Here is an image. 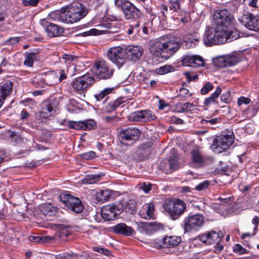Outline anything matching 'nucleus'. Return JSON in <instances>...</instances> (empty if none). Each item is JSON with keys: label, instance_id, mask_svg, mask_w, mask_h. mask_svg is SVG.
Instances as JSON below:
<instances>
[{"label": "nucleus", "instance_id": "1", "mask_svg": "<svg viewBox=\"0 0 259 259\" xmlns=\"http://www.w3.org/2000/svg\"><path fill=\"white\" fill-rule=\"evenodd\" d=\"M88 13V10L84 5L79 2H74L68 7V10L64 13L52 12L49 15L54 19H57L68 23H73L84 18Z\"/></svg>", "mask_w": 259, "mask_h": 259}, {"label": "nucleus", "instance_id": "2", "mask_svg": "<svg viewBox=\"0 0 259 259\" xmlns=\"http://www.w3.org/2000/svg\"><path fill=\"white\" fill-rule=\"evenodd\" d=\"M162 207L172 221L179 219L186 210V205L184 201L178 198L166 200Z\"/></svg>", "mask_w": 259, "mask_h": 259}, {"label": "nucleus", "instance_id": "3", "mask_svg": "<svg viewBox=\"0 0 259 259\" xmlns=\"http://www.w3.org/2000/svg\"><path fill=\"white\" fill-rule=\"evenodd\" d=\"M114 4L121 8L125 20L137 21L143 16L141 10L128 0H115Z\"/></svg>", "mask_w": 259, "mask_h": 259}, {"label": "nucleus", "instance_id": "4", "mask_svg": "<svg viewBox=\"0 0 259 259\" xmlns=\"http://www.w3.org/2000/svg\"><path fill=\"white\" fill-rule=\"evenodd\" d=\"M223 35V31L221 28L217 29L207 26L203 36V41L207 47L222 44L225 42V37Z\"/></svg>", "mask_w": 259, "mask_h": 259}, {"label": "nucleus", "instance_id": "5", "mask_svg": "<svg viewBox=\"0 0 259 259\" xmlns=\"http://www.w3.org/2000/svg\"><path fill=\"white\" fill-rule=\"evenodd\" d=\"M223 237V234L221 231L213 230L206 232L197 236L198 239L205 244H214L215 250L218 251H221L224 248L223 245L221 243Z\"/></svg>", "mask_w": 259, "mask_h": 259}, {"label": "nucleus", "instance_id": "6", "mask_svg": "<svg viewBox=\"0 0 259 259\" xmlns=\"http://www.w3.org/2000/svg\"><path fill=\"white\" fill-rule=\"evenodd\" d=\"M233 142L234 135L232 132H229V134H222L213 139L211 148L215 153H220L228 149Z\"/></svg>", "mask_w": 259, "mask_h": 259}, {"label": "nucleus", "instance_id": "7", "mask_svg": "<svg viewBox=\"0 0 259 259\" xmlns=\"http://www.w3.org/2000/svg\"><path fill=\"white\" fill-rule=\"evenodd\" d=\"M96 76L100 79H109L113 76L115 70L104 59L96 61L94 65Z\"/></svg>", "mask_w": 259, "mask_h": 259}, {"label": "nucleus", "instance_id": "8", "mask_svg": "<svg viewBox=\"0 0 259 259\" xmlns=\"http://www.w3.org/2000/svg\"><path fill=\"white\" fill-rule=\"evenodd\" d=\"M59 200L70 211L75 213H80L84 209L81 200L70 194L63 193L59 196Z\"/></svg>", "mask_w": 259, "mask_h": 259}, {"label": "nucleus", "instance_id": "9", "mask_svg": "<svg viewBox=\"0 0 259 259\" xmlns=\"http://www.w3.org/2000/svg\"><path fill=\"white\" fill-rule=\"evenodd\" d=\"M213 19L216 25L223 29L232 26L234 17L227 9H219L214 12Z\"/></svg>", "mask_w": 259, "mask_h": 259}, {"label": "nucleus", "instance_id": "10", "mask_svg": "<svg viewBox=\"0 0 259 259\" xmlns=\"http://www.w3.org/2000/svg\"><path fill=\"white\" fill-rule=\"evenodd\" d=\"M183 227L185 232H193L199 230L204 224V218L199 214L189 215L183 221Z\"/></svg>", "mask_w": 259, "mask_h": 259}, {"label": "nucleus", "instance_id": "11", "mask_svg": "<svg viewBox=\"0 0 259 259\" xmlns=\"http://www.w3.org/2000/svg\"><path fill=\"white\" fill-rule=\"evenodd\" d=\"M121 144L125 146H132L140 137V131L137 128L129 127L120 131Z\"/></svg>", "mask_w": 259, "mask_h": 259}, {"label": "nucleus", "instance_id": "12", "mask_svg": "<svg viewBox=\"0 0 259 259\" xmlns=\"http://www.w3.org/2000/svg\"><path fill=\"white\" fill-rule=\"evenodd\" d=\"M109 60L115 64L118 68H120L125 63L124 48L115 47L110 48L107 52Z\"/></svg>", "mask_w": 259, "mask_h": 259}, {"label": "nucleus", "instance_id": "13", "mask_svg": "<svg viewBox=\"0 0 259 259\" xmlns=\"http://www.w3.org/2000/svg\"><path fill=\"white\" fill-rule=\"evenodd\" d=\"M123 206L120 203L107 205L103 206L101 210V215L107 221L114 220L123 211Z\"/></svg>", "mask_w": 259, "mask_h": 259}, {"label": "nucleus", "instance_id": "14", "mask_svg": "<svg viewBox=\"0 0 259 259\" xmlns=\"http://www.w3.org/2000/svg\"><path fill=\"white\" fill-rule=\"evenodd\" d=\"M94 82V78L89 74H86L75 78L72 81L71 85L73 89L78 91H82L91 86Z\"/></svg>", "mask_w": 259, "mask_h": 259}, {"label": "nucleus", "instance_id": "15", "mask_svg": "<svg viewBox=\"0 0 259 259\" xmlns=\"http://www.w3.org/2000/svg\"><path fill=\"white\" fill-rule=\"evenodd\" d=\"M156 116L150 110H142L132 113L128 119L133 121L146 122L154 120Z\"/></svg>", "mask_w": 259, "mask_h": 259}, {"label": "nucleus", "instance_id": "16", "mask_svg": "<svg viewBox=\"0 0 259 259\" xmlns=\"http://www.w3.org/2000/svg\"><path fill=\"white\" fill-rule=\"evenodd\" d=\"M40 24L45 29L49 37H55L59 36L64 32V29L62 27L49 22L46 19H41Z\"/></svg>", "mask_w": 259, "mask_h": 259}, {"label": "nucleus", "instance_id": "17", "mask_svg": "<svg viewBox=\"0 0 259 259\" xmlns=\"http://www.w3.org/2000/svg\"><path fill=\"white\" fill-rule=\"evenodd\" d=\"M181 62L183 66L192 67H201L204 64V60L200 56L188 54L182 57Z\"/></svg>", "mask_w": 259, "mask_h": 259}, {"label": "nucleus", "instance_id": "18", "mask_svg": "<svg viewBox=\"0 0 259 259\" xmlns=\"http://www.w3.org/2000/svg\"><path fill=\"white\" fill-rule=\"evenodd\" d=\"M245 27L250 30L257 31L259 30V17L253 15H243L240 20Z\"/></svg>", "mask_w": 259, "mask_h": 259}, {"label": "nucleus", "instance_id": "19", "mask_svg": "<svg viewBox=\"0 0 259 259\" xmlns=\"http://www.w3.org/2000/svg\"><path fill=\"white\" fill-rule=\"evenodd\" d=\"M180 38L172 36L167 41L163 42L164 51L168 54V57L172 55L180 49Z\"/></svg>", "mask_w": 259, "mask_h": 259}, {"label": "nucleus", "instance_id": "20", "mask_svg": "<svg viewBox=\"0 0 259 259\" xmlns=\"http://www.w3.org/2000/svg\"><path fill=\"white\" fill-rule=\"evenodd\" d=\"M124 50L125 57L133 61L139 60L143 54L142 47L138 46H128Z\"/></svg>", "mask_w": 259, "mask_h": 259}, {"label": "nucleus", "instance_id": "21", "mask_svg": "<svg viewBox=\"0 0 259 259\" xmlns=\"http://www.w3.org/2000/svg\"><path fill=\"white\" fill-rule=\"evenodd\" d=\"M191 164L197 168L202 167L206 164L205 158L201 152L198 149L192 150L191 152Z\"/></svg>", "mask_w": 259, "mask_h": 259}, {"label": "nucleus", "instance_id": "22", "mask_svg": "<svg viewBox=\"0 0 259 259\" xmlns=\"http://www.w3.org/2000/svg\"><path fill=\"white\" fill-rule=\"evenodd\" d=\"M113 232L124 236H132L135 233L133 228L127 226L124 223H119L112 227Z\"/></svg>", "mask_w": 259, "mask_h": 259}, {"label": "nucleus", "instance_id": "23", "mask_svg": "<svg viewBox=\"0 0 259 259\" xmlns=\"http://www.w3.org/2000/svg\"><path fill=\"white\" fill-rule=\"evenodd\" d=\"M182 241L180 237L176 236H165L162 239V244H160L162 248H171L178 245Z\"/></svg>", "mask_w": 259, "mask_h": 259}, {"label": "nucleus", "instance_id": "24", "mask_svg": "<svg viewBox=\"0 0 259 259\" xmlns=\"http://www.w3.org/2000/svg\"><path fill=\"white\" fill-rule=\"evenodd\" d=\"M154 205L152 203H145L140 209L139 214L145 219H154Z\"/></svg>", "mask_w": 259, "mask_h": 259}, {"label": "nucleus", "instance_id": "25", "mask_svg": "<svg viewBox=\"0 0 259 259\" xmlns=\"http://www.w3.org/2000/svg\"><path fill=\"white\" fill-rule=\"evenodd\" d=\"M150 44V52L152 55L159 57L162 52H165L163 42L156 40L153 42L151 41Z\"/></svg>", "mask_w": 259, "mask_h": 259}, {"label": "nucleus", "instance_id": "26", "mask_svg": "<svg viewBox=\"0 0 259 259\" xmlns=\"http://www.w3.org/2000/svg\"><path fill=\"white\" fill-rule=\"evenodd\" d=\"M222 31H223V35H225V42L233 41L240 37V32L238 30L235 29H230L229 27L223 28Z\"/></svg>", "mask_w": 259, "mask_h": 259}, {"label": "nucleus", "instance_id": "27", "mask_svg": "<svg viewBox=\"0 0 259 259\" xmlns=\"http://www.w3.org/2000/svg\"><path fill=\"white\" fill-rule=\"evenodd\" d=\"M13 86V82L10 80L7 81L2 84L0 86V96L6 99L11 94Z\"/></svg>", "mask_w": 259, "mask_h": 259}, {"label": "nucleus", "instance_id": "28", "mask_svg": "<svg viewBox=\"0 0 259 259\" xmlns=\"http://www.w3.org/2000/svg\"><path fill=\"white\" fill-rule=\"evenodd\" d=\"M99 108L103 112L108 113L115 110L112 101L109 97L106 98L101 103L98 104Z\"/></svg>", "mask_w": 259, "mask_h": 259}, {"label": "nucleus", "instance_id": "29", "mask_svg": "<svg viewBox=\"0 0 259 259\" xmlns=\"http://www.w3.org/2000/svg\"><path fill=\"white\" fill-rule=\"evenodd\" d=\"M109 198L110 193L109 191L107 190L96 192L95 194L93 195V199L96 200V203L103 202L107 201Z\"/></svg>", "mask_w": 259, "mask_h": 259}, {"label": "nucleus", "instance_id": "30", "mask_svg": "<svg viewBox=\"0 0 259 259\" xmlns=\"http://www.w3.org/2000/svg\"><path fill=\"white\" fill-rule=\"evenodd\" d=\"M28 240L35 243H52L55 240L54 237L51 236H30Z\"/></svg>", "mask_w": 259, "mask_h": 259}, {"label": "nucleus", "instance_id": "31", "mask_svg": "<svg viewBox=\"0 0 259 259\" xmlns=\"http://www.w3.org/2000/svg\"><path fill=\"white\" fill-rule=\"evenodd\" d=\"M222 89L218 87L216 88L215 91L208 98H206L204 101V105L208 106L212 104L215 103L216 100L221 94Z\"/></svg>", "mask_w": 259, "mask_h": 259}, {"label": "nucleus", "instance_id": "32", "mask_svg": "<svg viewBox=\"0 0 259 259\" xmlns=\"http://www.w3.org/2000/svg\"><path fill=\"white\" fill-rule=\"evenodd\" d=\"M195 106L193 103L186 102L178 103L176 105V109L179 113L188 112L194 109Z\"/></svg>", "mask_w": 259, "mask_h": 259}, {"label": "nucleus", "instance_id": "33", "mask_svg": "<svg viewBox=\"0 0 259 259\" xmlns=\"http://www.w3.org/2000/svg\"><path fill=\"white\" fill-rule=\"evenodd\" d=\"M40 210L44 215L51 216L56 212L57 208L50 203H45L41 206Z\"/></svg>", "mask_w": 259, "mask_h": 259}, {"label": "nucleus", "instance_id": "34", "mask_svg": "<svg viewBox=\"0 0 259 259\" xmlns=\"http://www.w3.org/2000/svg\"><path fill=\"white\" fill-rule=\"evenodd\" d=\"M46 84L54 85L59 83L58 76L55 71L48 73L45 78Z\"/></svg>", "mask_w": 259, "mask_h": 259}, {"label": "nucleus", "instance_id": "35", "mask_svg": "<svg viewBox=\"0 0 259 259\" xmlns=\"http://www.w3.org/2000/svg\"><path fill=\"white\" fill-rule=\"evenodd\" d=\"M101 178V175H88L82 180V181L83 184H92L100 181Z\"/></svg>", "mask_w": 259, "mask_h": 259}, {"label": "nucleus", "instance_id": "36", "mask_svg": "<svg viewBox=\"0 0 259 259\" xmlns=\"http://www.w3.org/2000/svg\"><path fill=\"white\" fill-rule=\"evenodd\" d=\"M220 122V118L213 117L211 116L204 117L201 120L200 123L202 124H206L207 126L213 125Z\"/></svg>", "mask_w": 259, "mask_h": 259}, {"label": "nucleus", "instance_id": "37", "mask_svg": "<svg viewBox=\"0 0 259 259\" xmlns=\"http://www.w3.org/2000/svg\"><path fill=\"white\" fill-rule=\"evenodd\" d=\"M32 85L35 88H45L46 85L45 79L40 75H36L31 81Z\"/></svg>", "mask_w": 259, "mask_h": 259}, {"label": "nucleus", "instance_id": "38", "mask_svg": "<svg viewBox=\"0 0 259 259\" xmlns=\"http://www.w3.org/2000/svg\"><path fill=\"white\" fill-rule=\"evenodd\" d=\"M113 90V88H107L104 89L102 92H101L99 94H96L95 95V97L97 101L99 102L100 104L106 98H107V96L112 93Z\"/></svg>", "mask_w": 259, "mask_h": 259}, {"label": "nucleus", "instance_id": "39", "mask_svg": "<svg viewBox=\"0 0 259 259\" xmlns=\"http://www.w3.org/2000/svg\"><path fill=\"white\" fill-rule=\"evenodd\" d=\"M225 57L227 67L234 66L240 61V58L237 55H227Z\"/></svg>", "mask_w": 259, "mask_h": 259}, {"label": "nucleus", "instance_id": "40", "mask_svg": "<svg viewBox=\"0 0 259 259\" xmlns=\"http://www.w3.org/2000/svg\"><path fill=\"white\" fill-rule=\"evenodd\" d=\"M175 70V67L171 65H165L158 68L156 69V72L160 75H163Z\"/></svg>", "mask_w": 259, "mask_h": 259}, {"label": "nucleus", "instance_id": "41", "mask_svg": "<svg viewBox=\"0 0 259 259\" xmlns=\"http://www.w3.org/2000/svg\"><path fill=\"white\" fill-rule=\"evenodd\" d=\"M82 131L91 130L96 126V122L93 119L81 121Z\"/></svg>", "mask_w": 259, "mask_h": 259}, {"label": "nucleus", "instance_id": "42", "mask_svg": "<svg viewBox=\"0 0 259 259\" xmlns=\"http://www.w3.org/2000/svg\"><path fill=\"white\" fill-rule=\"evenodd\" d=\"M192 94L190 93L189 90L186 88H182L180 89L179 94L178 95V98L181 100L186 101L191 96Z\"/></svg>", "mask_w": 259, "mask_h": 259}, {"label": "nucleus", "instance_id": "43", "mask_svg": "<svg viewBox=\"0 0 259 259\" xmlns=\"http://www.w3.org/2000/svg\"><path fill=\"white\" fill-rule=\"evenodd\" d=\"M35 58V53H29L26 54L25 59L24 61V64L28 67H32L33 64V61Z\"/></svg>", "mask_w": 259, "mask_h": 259}, {"label": "nucleus", "instance_id": "44", "mask_svg": "<svg viewBox=\"0 0 259 259\" xmlns=\"http://www.w3.org/2000/svg\"><path fill=\"white\" fill-rule=\"evenodd\" d=\"M225 56H220L213 60L214 65L218 67H227Z\"/></svg>", "mask_w": 259, "mask_h": 259}, {"label": "nucleus", "instance_id": "45", "mask_svg": "<svg viewBox=\"0 0 259 259\" xmlns=\"http://www.w3.org/2000/svg\"><path fill=\"white\" fill-rule=\"evenodd\" d=\"M67 126L70 128L74 129L75 130L82 131L81 121H75L69 120L67 122Z\"/></svg>", "mask_w": 259, "mask_h": 259}, {"label": "nucleus", "instance_id": "46", "mask_svg": "<svg viewBox=\"0 0 259 259\" xmlns=\"http://www.w3.org/2000/svg\"><path fill=\"white\" fill-rule=\"evenodd\" d=\"M161 224L159 223H156V222L148 223L146 225L145 228L146 229L150 230L151 232H154L157 231L159 229L161 228Z\"/></svg>", "mask_w": 259, "mask_h": 259}, {"label": "nucleus", "instance_id": "47", "mask_svg": "<svg viewBox=\"0 0 259 259\" xmlns=\"http://www.w3.org/2000/svg\"><path fill=\"white\" fill-rule=\"evenodd\" d=\"M69 235V231L66 229H63L60 230L59 232L56 233V235L54 237L55 239L57 237H59L62 240H65L68 238Z\"/></svg>", "mask_w": 259, "mask_h": 259}, {"label": "nucleus", "instance_id": "48", "mask_svg": "<svg viewBox=\"0 0 259 259\" xmlns=\"http://www.w3.org/2000/svg\"><path fill=\"white\" fill-rule=\"evenodd\" d=\"M9 136L13 142L18 143L21 140L20 136L15 132L9 131Z\"/></svg>", "mask_w": 259, "mask_h": 259}, {"label": "nucleus", "instance_id": "49", "mask_svg": "<svg viewBox=\"0 0 259 259\" xmlns=\"http://www.w3.org/2000/svg\"><path fill=\"white\" fill-rule=\"evenodd\" d=\"M53 110L52 104L49 102H45L42 105L41 112L45 114L51 113Z\"/></svg>", "mask_w": 259, "mask_h": 259}, {"label": "nucleus", "instance_id": "50", "mask_svg": "<svg viewBox=\"0 0 259 259\" xmlns=\"http://www.w3.org/2000/svg\"><path fill=\"white\" fill-rule=\"evenodd\" d=\"M58 76L59 83L67 78V71L64 69H59L55 71Z\"/></svg>", "mask_w": 259, "mask_h": 259}, {"label": "nucleus", "instance_id": "51", "mask_svg": "<svg viewBox=\"0 0 259 259\" xmlns=\"http://www.w3.org/2000/svg\"><path fill=\"white\" fill-rule=\"evenodd\" d=\"M152 184L149 182H143L139 185V189L145 193H148L151 190Z\"/></svg>", "mask_w": 259, "mask_h": 259}, {"label": "nucleus", "instance_id": "52", "mask_svg": "<svg viewBox=\"0 0 259 259\" xmlns=\"http://www.w3.org/2000/svg\"><path fill=\"white\" fill-rule=\"evenodd\" d=\"M213 88V85L210 82H207L201 90V93L202 95L207 94Z\"/></svg>", "mask_w": 259, "mask_h": 259}, {"label": "nucleus", "instance_id": "53", "mask_svg": "<svg viewBox=\"0 0 259 259\" xmlns=\"http://www.w3.org/2000/svg\"><path fill=\"white\" fill-rule=\"evenodd\" d=\"M81 158L86 160H92L96 157V154L93 151H89L81 154Z\"/></svg>", "mask_w": 259, "mask_h": 259}, {"label": "nucleus", "instance_id": "54", "mask_svg": "<svg viewBox=\"0 0 259 259\" xmlns=\"http://www.w3.org/2000/svg\"><path fill=\"white\" fill-rule=\"evenodd\" d=\"M20 103H23L25 106H30L31 108L36 106V102L31 98H26L21 101Z\"/></svg>", "mask_w": 259, "mask_h": 259}, {"label": "nucleus", "instance_id": "55", "mask_svg": "<svg viewBox=\"0 0 259 259\" xmlns=\"http://www.w3.org/2000/svg\"><path fill=\"white\" fill-rule=\"evenodd\" d=\"M209 185V182L207 180H205L197 185L195 189L198 191H202L206 189L208 187Z\"/></svg>", "mask_w": 259, "mask_h": 259}, {"label": "nucleus", "instance_id": "56", "mask_svg": "<svg viewBox=\"0 0 259 259\" xmlns=\"http://www.w3.org/2000/svg\"><path fill=\"white\" fill-rule=\"evenodd\" d=\"M221 100L225 103H229L231 101V95L229 92H227L223 93L221 96Z\"/></svg>", "mask_w": 259, "mask_h": 259}, {"label": "nucleus", "instance_id": "57", "mask_svg": "<svg viewBox=\"0 0 259 259\" xmlns=\"http://www.w3.org/2000/svg\"><path fill=\"white\" fill-rule=\"evenodd\" d=\"M61 58L64 60L65 62L67 61H75L77 60L78 57L76 56L65 54L62 55Z\"/></svg>", "mask_w": 259, "mask_h": 259}, {"label": "nucleus", "instance_id": "58", "mask_svg": "<svg viewBox=\"0 0 259 259\" xmlns=\"http://www.w3.org/2000/svg\"><path fill=\"white\" fill-rule=\"evenodd\" d=\"M39 0H22L23 5L25 6H36Z\"/></svg>", "mask_w": 259, "mask_h": 259}, {"label": "nucleus", "instance_id": "59", "mask_svg": "<svg viewBox=\"0 0 259 259\" xmlns=\"http://www.w3.org/2000/svg\"><path fill=\"white\" fill-rule=\"evenodd\" d=\"M245 251L246 249L239 244H236L233 247V251L235 253L243 254L245 253Z\"/></svg>", "mask_w": 259, "mask_h": 259}, {"label": "nucleus", "instance_id": "60", "mask_svg": "<svg viewBox=\"0 0 259 259\" xmlns=\"http://www.w3.org/2000/svg\"><path fill=\"white\" fill-rule=\"evenodd\" d=\"M250 102V99L244 97H239L237 100V104L239 106L243 104L248 105Z\"/></svg>", "mask_w": 259, "mask_h": 259}, {"label": "nucleus", "instance_id": "61", "mask_svg": "<svg viewBox=\"0 0 259 259\" xmlns=\"http://www.w3.org/2000/svg\"><path fill=\"white\" fill-rule=\"evenodd\" d=\"M99 31L96 29L93 28L90 29L89 31L83 32L82 33V36H91V35H97L99 34Z\"/></svg>", "mask_w": 259, "mask_h": 259}, {"label": "nucleus", "instance_id": "62", "mask_svg": "<svg viewBox=\"0 0 259 259\" xmlns=\"http://www.w3.org/2000/svg\"><path fill=\"white\" fill-rule=\"evenodd\" d=\"M169 167L172 170H177L179 168V166L176 159L175 158H170L169 160Z\"/></svg>", "mask_w": 259, "mask_h": 259}, {"label": "nucleus", "instance_id": "63", "mask_svg": "<svg viewBox=\"0 0 259 259\" xmlns=\"http://www.w3.org/2000/svg\"><path fill=\"white\" fill-rule=\"evenodd\" d=\"M114 109L115 110L118 107L121 105L122 104L124 103L123 101V98L118 99L115 101H112Z\"/></svg>", "mask_w": 259, "mask_h": 259}, {"label": "nucleus", "instance_id": "64", "mask_svg": "<svg viewBox=\"0 0 259 259\" xmlns=\"http://www.w3.org/2000/svg\"><path fill=\"white\" fill-rule=\"evenodd\" d=\"M185 75L186 76L187 80L188 81H190L192 80H196L198 79V76L196 74L192 76L190 72H187L185 73Z\"/></svg>", "mask_w": 259, "mask_h": 259}]
</instances>
